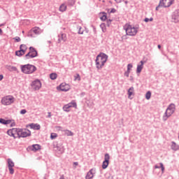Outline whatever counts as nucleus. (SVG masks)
Segmentation results:
<instances>
[{"mask_svg":"<svg viewBox=\"0 0 179 179\" xmlns=\"http://www.w3.org/2000/svg\"><path fill=\"white\" fill-rule=\"evenodd\" d=\"M8 135L14 138L27 137L31 136V132L29 129L13 128L7 131Z\"/></svg>","mask_w":179,"mask_h":179,"instance_id":"f257e3e1","label":"nucleus"},{"mask_svg":"<svg viewBox=\"0 0 179 179\" xmlns=\"http://www.w3.org/2000/svg\"><path fill=\"white\" fill-rule=\"evenodd\" d=\"M108 59V56H107L104 53H101L99 55L96 57V66L98 69H101L104 66V64L107 62V59Z\"/></svg>","mask_w":179,"mask_h":179,"instance_id":"f03ea898","label":"nucleus"},{"mask_svg":"<svg viewBox=\"0 0 179 179\" xmlns=\"http://www.w3.org/2000/svg\"><path fill=\"white\" fill-rule=\"evenodd\" d=\"M22 71L25 74H32L37 71V68L31 64L22 66Z\"/></svg>","mask_w":179,"mask_h":179,"instance_id":"7ed1b4c3","label":"nucleus"},{"mask_svg":"<svg viewBox=\"0 0 179 179\" xmlns=\"http://www.w3.org/2000/svg\"><path fill=\"white\" fill-rule=\"evenodd\" d=\"M15 101V98L13 96L8 95L3 97L1 100V103L3 106H10Z\"/></svg>","mask_w":179,"mask_h":179,"instance_id":"20e7f679","label":"nucleus"},{"mask_svg":"<svg viewBox=\"0 0 179 179\" xmlns=\"http://www.w3.org/2000/svg\"><path fill=\"white\" fill-rule=\"evenodd\" d=\"M124 29L127 35L131 36H135L138 32L137 28L127 24H125Z\"/></svg>","mask_w":179,"mask_h":179,"instance_id":"39448f33","label":"nucleus"},{"mask_svg":"<svg viewBox=\"0 0 179 179\" xmlns=\"http://www.w3.org/2000/svg\"><path fill=\"white\" fill-rule=\"evenodd\" d=\"M174 0H161L159 6L156 8V10H158L159 7L169 8L173 4Z\"/></svg>","mask_w":179,"mask_h":179,"instance_id":"423d86ee","label":"nucleus"},{"mask_svg":"<svg viewBox=\"0 0 179 179\" xmlns=\"http://www.w3.org/2000/svg\"><path fill=\"white\" fill-rule=\"evenodd\" d=\"M175 110V105L171 104L169 108L166 109L165 115L163 117L164 120H166L169 117H170Z\"/></svg>","mask_w":179,"mask_h":179,"instance_id":"0eeeda50","label":"nucleus"},{"mask_svg":"<svg viewBox=\"0 0 179 179\" xmlns=\"http://www.w3.org/2000/svg\"><path fill=\"white\" fill-rule=\"evenodd\" d=\"M37 56H38L37 50L34 48L30 47L29 52L25 55V58L31 59V58H34Z\"/></svg>","mask_w":179,"mask_h":179,"instance_id":"6e6552de","label":"nucleus"},{"mask_svg":"<svg viewBox=\"0 0 179 179\" xmlns=\"http://www.w3.org/2000/svg\"><path fill=\"white\" fill-rule=\"evenodd\" d=\"M7 162H8V167L10 173L14 174V173H15V170L13 169V167L15 166L14 162L11 159H8Z\"/></svg>","mask_w":179,"mask_h":179,"instance_id":"1a4fd4ad","label":"nucleus"},{"mask_svg":"<svg viewBox=\"0 0 179 179\" xmlns=\"http://www.w3.org/2000/svg\"><path fill=\"white\" fill-rule=\"evenodd\" d=\"M77 105H76V102L75 101H72L71 103L65 105L63 107V110L66 112H69L71 110V108H76Z\"/></svg>","mask_w":179,"mask_h":179,"instance_id":"9d476101","label":"nucleus"},{"mask_svg":"<svg viewBox=\"0 0 179 179\" xmlns=\"http://www.w3.org/2000/svg\"><path fill=\"white\" fill-rule=\"evenodd\" d=\"M31 87L35 90H38L40 88H41V82L38 80H36L35 81H33L31 85Z\"/></svg>","mask_w":179,"mask_h":179,"instance_id":"9b49d317","label":"nucleus"},{"mask_svg":"<svg viewBox=\"0 0 179 179\" xmlns=\"http://www.w3.org/2000/svg\"><path fill=\"white\" fill-rule=\"evenodd\" d=\"M68 40V38L66 37V34H60L58 36V40L57 43H61V42H66Z\"/></svg>","mask_w":179,"mask_h":179,"instance_id":"f8f14e48","label":"nucleus"},{"mask_svg":"<svg viewBox=\"0 0 179 179\" xmlns=\"http://www.w3.org/2000/svg\"><path fill=\"white\" fill-rule=\"evenodd\" d=\"M109 159H110L109 155L108 154H106L105 155V160L103 161V164H102V168L103 169H106L107 168V166H108Z\"/></svg>","mask_w":179,"mask_h":179,"instance_id":"ddd939ff","label":"nucleus"},{"mask_svg":"<svg viewBox=\"0 0 179 179\" xmlns=\"http://www.w3.org/2000/svg\"><path fill=\"white\" fill-rule=\"evenodd\" d=\"M60 90L66 92L71 89V86L66 83H62L59 86Z\"/></svg>","mask_w":179,"mask_h":179,"instance_id":"4468645a","label":"nucleus"},{"mask_svg":"<svg viewBox=\"0 0 179 179\" xmlns=\"http://www.w3.org/2000/svg\"><path fill=\"white\" fill-rule=\"evenodd\" d=\"M145 64V62L141 61L140 64L137 66L136 72L138 73H140L143 68V64Z\"/></svg>","mask_w":179,"mask_h":179,"instance_id":"2eb2a0df","label":"nucleus"},{"mask_svg":"<svg viewBox=\"0 0 179 179\" xmlns=\"http://www.w3.org/2000/svg\"><path fill=\"white\" fill-rule=\"evenodd\" d=\"M31 31L34 32L35 34H40L43 33V30L40 29V27H36L31 29Z\"/></svg>","mask_w":179,"mask_h":179,"instance_id":"dca6fc26","label":"nucleus"},{"mask_svg":"<svg viewBox=\"0 0 179 179\" xmlns=\"http://www.w3.org/2000/svg\"><path fill=\"white\" fill-rule=\"evenodd\" d=\"M99 18L101 21H106L108 17H107V13L102 12L99 13Z\"/></svg>","mask_w":179,"mask_h":179,"instance_id":"f3484780","label":"nucleus"},{"mask_svg":"<svg viewBox=\"0 0 179 179\" xmlns=\"http://www.w3.org/2000/svg\"><path fill=\"white\" fill-rule=\"evenodd\" d=\"M20 50H22L24 53L26 54V52L28 50V47L25 44H22L20 46Z\"/></svg>","mask_w":179,"mask_h":179,"instance_id":"a211bd4d","label":"nucleus"},{"mask_svg":"<svg viewBox=\"0 0 179 179\" xmlns=\"http://www.w3.org/2000/svg\"><path fill=\"white\" fill-rule=\"evenodd\" d=\"M0 123L3 124H9L12 123V120H4L1 118L0 119Z\"/></svg>","mask_w":179,"mask_h":179,"instance_id":"6ab92c4d","label":"nucleus"},{"mask_svg":"<svg viewBox=\"0 0 179 179\" xmlns=\"http://www.w3.org/2000/svg\"><path fill=\"white\" fill-rule=\"evenodd\" d=\"M173 22L176 23L179 22V13H174V15H173Z\"/></svg>","mask_w":179,"mask_h":179,"instance_id":"aec40b11","label":"nucleus"},{"mask_svg":"<svg viewBox=\"0 0 179 179\" xmlns=\"http://www.w3.org/2000/svg\"><path fill=\"white\" fill-rule=\"evenodd\" d=\"M134 94V88L133 87H130L129 90H128V97L129 99L131 98V96Z\"/></svg>","mask_w":179,"mask_h":179,"instance_id":"412c9836","label":"nucleus"},{"mask_svg":"<svg viewBox=\"0 0 179 179\" xmlns=\"http://www.w3.org/2000/svg\"><path fill=\"white\" fill-rule=\"evenodd\" d=\"M29 127L35 130H39L41 128L40 124H31Z\"/></svg>","mask_w":179,"mask_h":179,"instance_id":"4be33fe9","label":"nucleus"},{"mask_svg":"<svg viewBox=\"0 0 179 179\" xmlns=\"http://www.w3.org/2000/svg\"><path fill=\"white\" fill-rule=\"evenodd\" d=\"M93 176H94V175H93V170L92 169V170H90V171L87 173V174L85 178H86V179H91V178H93Z\"/></svg>","mask_w":179,"mask_h":179,"instance_id":"5701e85b","label":"nucleus"},{"mask_svg":"<svg viewBox=\"0 0 179 179\" xmlns=\"http://www.w3.org/2000/svg\"><path fill=\"white\" fill-rule=\"evenodd\" d=\"M41 149V146H40V145L36 144V145H33L32 146V150L33 151H38V150Z\"/></svg>","mask_w":179,"mask_h":179,"instance_id":"b1692460","label":"nucleus"},{"mask_svg":"<svg viewBox=\"0 0 179 179\" xmlns=\"http://www.w3.org/2000/svg\"><path fill=\"white\" fill-rule=\"evenodd\" d=\"M24 55H25V53L24 52H22L20 49V50L15 52V55L19 57H21Z\"/></svg>","mask_w":179,"mask_h":179,"instance_id":"393cba45","label":"nucleus"},{"mask_svg":"<svg viewBox=\"0 0 179 179\" xmlns=\"http://www.w3.org/2000/svg\"><path fill=\"white\" fill-rule=\"evenodd\" d=\"M7 69H8L10 71H17V68L13 66H7Z\"/></svg>","mask_w":179,"mask_h":179,"instance_id":"a878e982","label":"nucleus"},{"mask_svg":"<svg viewBox=\"0 0 179 179\" xmlns=\"http://www.w3.org/2000/svg\"><path fill=\"white\" fill-rule=\"evenodd\" d=\"M59 11L65 12L66 10V6L65 4H62L59 8Z\"/></svg>","mask_w":179,"mask_h":179,"instance_id":"bb28decb","label":"nucleus"},{"mask_svg":"<svg viewBox=\"0 0 179 179\" xmlns=\"http://www.w3.org/2000/svg\"><path fill=\"white\" fill-rule=\"evenodd\" d=\"M171 148H172L173 150H177L179 149V146L177 145L174 142H172Z\"/></svg>","mask_w":179,"mask_h":179,"instance_id":"cd10ccee","label":"nucleus"},{"mask_svg":"<svg viewBox=\"0 0 179 179\" xmlns=\"http://www.w3.org/2000/svg\"><path fill=\"white\" fill-rule=\"evenodd\" d=\"M100 27H101V28L103 32L107 31V27H106V24L102 23V24L100 25Z\"/></svg>","mask_w":179,"mask_h":179,"instance_id":"c85d7f7f","label":"nucleus"},{"mask_svg":"<svg viewBox=\"0 0 179 179\" xmlns=\"http://www.w3.org/2000/svg\"><path fill=\"white\" fill-rule=\"evenodd\" d=\"M64 134L68 136H73V133H72V131H71L69 130H66L64 131Z\"/></svg>","mask_w":179,"mask_h":179,"instance_id":"c756f323","label":"nucleus"},{"mask_svg":"<svg viewBox=\"0 0 179 179\" xmlns=\"http://www.w3.org/2000/svg\"><path fill=\"white\" fill-rule=\"evenodd\" d=\"M108 13H115L116 12V10L115 8H110V9H106Z\"/></svg>","mask_w":179,"mask_h":179,"instance_id":"7c9ffc66","label":"nucleus"},{"mask_svg":"<svg viewBox=\"0 0 179 179\" xmlns=\"http://www.w3.org/2000/svg\"><path fill=\"white\" fill-rule=\"evenodd\" d=\"M57 73H51L50 75V79H52V80L57 79Z\"/></svg>","mask_w":179,"mask_h":179,"instance_id":"2f4dec72","label":"nucleus"},{"mask_svg":"<svg viewBox=\"0 0 179 179\" xmlns=\"http://www.w3.org/2000/svg\"><path fill=\"white\" fill-rule=\"evenodd\" d=\"M151 97V92L148 91L145 94L146 99L149 100Z\"/></svg>","mask_w":179,"mask_h":179,"instance_id":"473e14b6","label":"nucleus"},{"mask_svg":"<svg viewBox=\"0 0 179 179\" xmlns=\"http://www.w3.org/2000/svg\"><path fill=\"white\" fill-rule=\"evenodd\" d=\"M75 3H76L75 0H69V5L71 6L75 5Z\"/></svg>","mask_w":179,"mask_h":179,"instance_id":"72a5a7b5","label":"nucleus"},{"mask_svg":"<svg viewBox=\"0 0 179 179\" xmlns=\"http://www.w3.org/2000/svg\"><path fill=\"white\" fill-rule=\"evenodd\" d=\"M57 136H58V135L55 133H52L51 135H50V138L52 139H55V138H57Z\"/></svg>","mask_w":179,"mask_h":179,"instance_id":"f704fd0d","label":"nucleus"},{"mask_svg":"<svg viewBox=\"0 0 179 179\" xmlns=\"http://www.w3.org/2000/svg\"><path fill=\"white\" fill-rule=\"evenodd\" d=\"M111 22H112V20L107 18L106 22H107L108 27L110 26V24H111Z\"/></svg>","mask_w":179,"mask_h":179,"instance_id":"c9c22d12","label":"nucleus"},{"mask_svg":"<svg viewBox=\"0 0 179 179\" xmlns=\"http://www.w3.org/2000/svg\"><path fill=\"white\" fill-rule=\"evenodd\" d=\"M133 67L132 64H129L127 65V71L130 72L131 69Z\"/></svg>","mask_w":179,"mask_h":179,"instance_id":"e433bc0d","label":"nucleus"},{"mask_svg":"<svg viewBox=\"0 0 179 179\" xmlns=\"http://www.w3.org/2000/svg\"><path fill=\"white\" fill-rule=\"evenodd\" d=\"M27 113V110H25V109H23V110H20V114H22V115H24V114H26Z\"/></svg>","mask_w":179,"mask_h":179,"instance_id":"4c0bfd02","label":"nucleus"},{"mask_svg":"<svg viewBox=\"0 0 179 179\" xmlns=\"http://www.w3.org/2000/svg\"><path fill=\"white\" fill-rule=\"evenodd\" d=\"M75 80H80V76H79V74H77L76 76H75Z\"/></svg>","mask_w":179,"mask_h":179,"instance_id":"58836bf2","label":"nucleus"},{"mask_svg":"<svg viewBox=\"0 0 179 179\" xmlns=\"http://www.w3.org/2000/svg\"><path fill=\"white\" fill-rule=\"evenodd\" d=\"M152 20H153L152 18H150V19L145 18V22H149V21H150V22H152Z\"/></svg>","mask_w":179,"mask_h":179,"instance_id":"ea45409f","label":"nucleus"},{"mask_svg":"<svg viewBox=\"0 0 179 179\" xmlns=\"http://www.w3.org/2000/svg\"><path fill=\"white\" fill-rule=\"evenodd\" d=\"M160 167L162 168V173H163L164 171V165H163L162 163H160Z\"/></svg>","mask_w":179,"mask_h":179,"instance_id":"a19ab883","label":"nucleus"},{"mask_svg":"<svg viewBox=\"0 0 179 179\" xmlns=\"http://www.w3.org/2000/svg\"><path fill=\"white\" fill-rule=\"evenodd\" d=\"M129 73H130V71H127L124 73V76H127V77H129Z\"/></svg>","mask_w":179,"mask_h":179,"instance_id":"79ce46f5","label":"nucleus"},{"mask_svg":"<svg viewBox=\"0 0 179 179\" xmlns=\"http://www.w3.org/2000/svg\"><path fill=\"white\" fill-rule=\"evenodd\" d=\"M15 40L17 42L21 41V38H20V37H15Z\"/></svg>","mask_w":179,"mask_h":179,"instance_id":"37998d69","label":"nucleus"},{"mask_svg":"<svg viewBox=\"0 0 179 179\" xmlns=\"http://www.w3.org/2000/svg\"><path fill=\"white\" fill-rule=\"evenodd\" d=\"M78 33L80 34H83V31H82V28H80L79 31H78Z\"/></svg>","mask_w":179,"mask_h":179,"instance_id":"c03bdc74","label":"nucleus"},{"mask_svg":"<svg viewBox=\"0 0 179 179\" xmlns=\"http://www.w3.org/2000/svg\"><path fill=\"white\" fill-rule=\"evenodd\" d=\"M124 0H115V1L116 3H121L122 1H123Z\"/></svg>","mask_w":179,"mask_h":179,"instance_id":"a18cd8bd","label":"nucleus"},{"mask_svg":"<svg viewBox=\"0 0 179 179\" xmlns=\"http://www.w3.org/2000/svg\"><path fill=\"white\" fill-rule=\"evenodd\" d=\"M3 79V75H0V81L2 80Z\"/></svg>","mask_w":179,"mask_h":179,"instance_id":"49530a36","label":"nucleus"},{"mask_svg":"<svg viewBox=\"0 0 179 179\" xmlns=\"http://www.w3.org/2000/svg\"><path fill=\"white\" fill-rule=\"evenodd\" d=\"M79 164L78 162H74L73 165L75 166V167H76V166H78Z\"/></svg>","mask_w":179,"mask_h":179,"instance_id":"de8ad7c7","label":"nucleus"},{"mask_svg":"<svg viewBox=\"0 0 179 179\" xmlns=\"http://www.w3.org/2000/svg\"><path fill=\"white\" fill-rule=\"evenodd\" d=\"M48 117H51V113L49 112V113H48Z\"/></svg>","mask_w":179,"mask_h":179,"instance_id":"09e8293b","label":"nucleus"},{"mask_svg":"<svg viewBox=\"0 0 179 179\" xmlns=\"http://www.w3.org/2000/svg\"><path fill=\"white\" fill-rule=\"evenodd\" d=\"M3 34V30L1 29H0V35Z\"/></svg>","mask_w":179,"mask_h":179,"instance_id":"8fccbe9b","label":"nucleus"},{"mask_svg":"<svg viewBox=\"0 0 179 179\" xmlns=\"http://www.w3.org/2000/svg\"><path fill=\"white\" fill-rule=\"evenodd\" d=\"M59 179H65V177H64V175H63V176H62L60 177Z\"/></svg>","mask_w":179,"mask_h":179,"instance_id":"3c124183","label":"nucleus"},{"mask_svg":"<svg viewBox=\"0 0 179 179\" xmlns=\"http://www.w3.org/2000/svg\"><path fill=\"white\" fill-rule=\"evenodd\" d=\"M158 48H159V49L161 48V45H158Z\"/></svg>","mask_w":179,"mask_h":179,"instance_id":"603ef678","label":"nucleus"},{"mask_svg":"<svg viewBox=\"0 0 179 179\" xmlns=\"http://www.w3.org/2000/svg\"><path fill=\"white\" fill-rule=\"evenodd\" d=\"M155 168H156V169H158L159 167H158L157 166H155Z\"/></svg>","mask_w":179,"mask_h":179,"instance_id":"864d4df0","label":"nucleus"},{"mask_svg":"<svg viewBox=\"0 0 179 179\" xmlns=\"http://www.w3.org/2000/svg\"><path fill=\"white\" fill-rule=\"evenodd\" d=\"M178 138H179V136H178Z\"/></svg>","mask_w":179,"mask_h":179,"instance_id":"5fc2aeb1","label":"nucleus"}]
</instances>
